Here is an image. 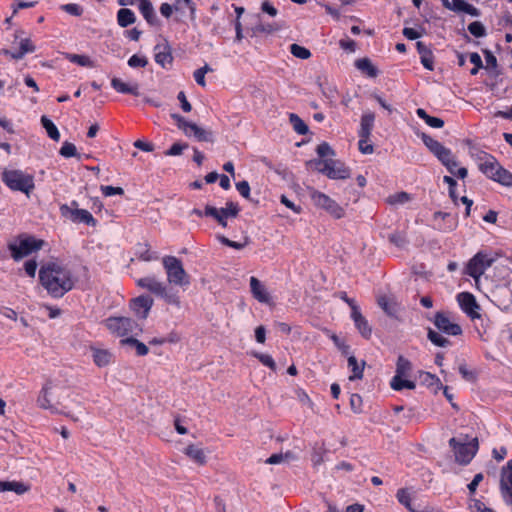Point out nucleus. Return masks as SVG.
<instances>
[{
	"mask_svg": "<svg viewBox=\"0 0 512 512\" xmlns=\"http://www.w3.org/2000/svg\"><path fill=\"white\" fill-rule=\"evenodd\" d=\"M41 124L45 128L48 136L52 140L58 141L60 139V133H59L56 125L47 116L41 117Z\"/></svg>",
	"mask_w": 512,
	"mask_h": 512,
	"instance_id": "a19ab883",
	"label": "nucleus"
},
{
	"mask_svg": "<svg viewBox=\"0 0 512 512\" xmlns=\"http://www.w3.org/2000/svg\"><path fill=\"white\" fill-rule=\"evenodd\" d=\"M49 389H50V386L48 384H46L45 386H43L41 392H40V395L37 399V403L39 405V407L43 408V409H49L51 410L52 412H56L57 409L51 404V401L49 399Z\"/></svg>",
	"mask_w": 512,
	"mask_h": 512,
	"instance_id": "ea45409f",
	"label": "nucleus"
},
{
	"mask_svg": "<svg viewBox=\"0 0 512 512\" xmlns=\"http://www.w3.org/2000/svg\"><path fill=\"white\" fill-rule=\"evenodd\" d=\"M378 305L389 316H395L397 313L398 309L396 303L390 301L386 296L379 297Z\"/></svg>",
	"mask_w": 512,
	"mask_h": 512,
	"instance_id": "a18cd8bd",
	"label": "nucleus"
},
{
	"mask_svg": "<svg viewBox=\"0 0 512 512\" xmlns=\"http://www.w3.org/2000/svg\"><path fill=\"white\" fill-rule=\"evenodd\" d=\"M217 238L223 245L234 248L236 250H241L248 244L247 239L244 243H240V242L232 241L223 235H219V236H217Z\"/></svg>",
	"mask_w": 512,
	"mask_h": 512,
	"instance_id": "13d9d810",
	"label": "nucleus"
},
{
	"mask_svg": "<svg viewBox=\"0 0 512 512\" xmlns=\"http://www.w3.org/2000/svg\"><path fill=\"white\" fill-rule=\"evenodd\" d=\"M289 121L293 127V129L300 135H305L308 132V126L305 122L294 113L289 115Z\"/></svg>",
	"mask_w": 512,
	"mask_h": 512,
	"instance_id": "c03bdc74",
	"label": "nucleus"
},
{
	"mask_svg": "<svg viewBox=\"0 0 512 512\" xmlns=\"http://www.w3.org/2000/svg\"><path fill=\"white\" fill-rule=\"evenodd\" d=\"M171 117L176 121L178 128L181 129L186 136H190L189 128L192 122L187 121L183 116L176 113L171 114Z\"/></svg>",
	"mask_w": 512,
	"mask_h": 512,
	"instance_id": "3c124183",
	"label": "nucleus"
},
{
	"mask_svg": "<svg viewBox=\"0 0 512 512\" xmlns=\"http://www.w3.org/2000/svg\"><path fill=\"white\" fill-rule=\"evenodd\" d=\"M204 214H205V216L214 218L218 222V224L221 225L222 227H224V228L227 227V222H224L222 217H220L218 208L210 206V205H206Z\"/></svg>",
	"mask_w": 512,
	"mask_h": 512,
	"instance_id": "603ef678",
	"label": "nucleus"
},
{
	"mask_svg": "<svg viewBox=\"0 0 512 512\" xmlns=\"http://www.w3.org/2000/svg\"><path fill=\"white\" fill-rule=\"evenodd\" d=\"M427 337L436 346L447 347L450 345V341L447 338L443 337L441 334L431 328H428Z\"/></svg>",
	"mask_w": 512,
	"mask_h": 512,
	"instance_id": "49530a36",
	"label": "nucleus"
},
{
	"mask_svg": "<svg viewBox=\"0 0 512 512\" xmlns=\"http://www.w3.org/2000/svg\"><path fill=\"white\" fill-rule=\"evenodd\" d=\"M416 47L420 55L422 65L426 69L432 71L434 69V57L432 51L422 41H418Z\"/></svg>",
	"mask_w": 512,
	"mask_h": 512,
	"instance_id": "a878e982",
	"label": "nucleus"
},
{
	"mask_svg": "<svg viewBox=\"0 0 512 512\" xmlns=\"http://www.w3.org/2000/svg\"><path fill=\"white\" fill-rule=\"evenodd\" d=\"M111 86L118 93L131 94L134 96L140 95L139 85L137 83L128 84V83L123 82L121 79L114 77L111 80Z\"/></svg>",
	"mask_w": 512,
	"mask_h": 512,
	"instance_id": "393cba45",
	"label": "nucleus"
},
{
	"mask_svg": "<svg viewBox=\"0 0 512 512\" xmlns=\"http://www.w3.org/2000/svg\"><path fill=\"white\" fill-rule=\"evenodd\" d=\"M136 283L140 288L148 290L154 295L163 298L168 304L175 306L180 305L179 297L174 293H170L167 285L164 282L158 280L155 276H146L140 278Z\"/></svg>",
	"mask_w": 512,
	"mask_h": 512,
	"instance_id": "39448f33",
	"label": "nucleus"
},
{
	"mask_svg": "<svg viewBox=\"0 0 512 512\" xmlns=\"http://www.w3.org/2000/svg\"><path fill=\"white\" fill-rule=\"evenodd\" d=\"M290 52L294 57L303 60H306L311 57V52L307 48L300 46L298 44H292L290 46Z\"/></svg>",
	"mask_w": 512,
	"mask_h": 512,
	"instance_id": "09e8293b",
	"label": "nucleus"
},
{
	"mask_svg": "<svg viewBox=\"0 0 512 512\" xmlns=\"http://www.w3.org/2000/svg\"><path fill=\"white\" fill-rule=\"evenodd\" d=\"M280 29V26L276 24H264L259 23L254 27V33H267L271 34Z\"/></svg>",
	"mask_w": 512,
	"mask_h": 512,
	"instance_id": "052dcab7",
	"label": "nucleus"
},
{
	"mask_svg": "<svg viewBox=\"0 0 512 512\" xmlns=\"http://www.w3.org/2000/svg\"><path fill=\"white\" fill-rule=\"evenodd\" d=\"M449 445L453 449L456 462L461 465L470 463L478 450L477 438L473 439L470 443H459L456 438H451Z\"/></svg>",
	"mask_w": 512,
	"mask_h": 512,
	"instance_id": "9d476101",
	"label": "nucleus"
},
{
	"mask_svg": "<svg viewBox=\"0 0 512 512\" xmlns=\"http://www.w3.org/2000/svg\"><path fill=\"white\" fill-rule=\"evenodd\" d=\"M363 401L362 397L359 394H352L350 396V407L354 413L362 412Z\"/></svg>",
	"mask_w": 512,
	"mask_h": 512,
	"instance_id": "e2e57ef3",
	"label": "nucleus"
},
{
	"mask_svg": "<svg viewBox=\"0 0 512 512\" xmlns=\"http://www.w3.org/2000/svg\"><path fill=\"white\" fill-rule=\"evenodd\" d=\"M390 386L395 391H401L403 389L413 390L416 387L415 382L406 379L399 375H394L391 379Z\"/></svg>",
	"mask_w": 512,
	"mask_h": 512,
	"instance_id": "2f4dec72",
	"label": "nucleus"
},
{
	"mask_svg": "<svg viewBox=\"0 0 512 512\" xmlns=\"http://www.w3.org/2000/svg\"><path fill=\"white\" fill-rule=\"evenodd\" d=\"M351 318L362 337L369 339L372 335V328L366 318L362 315L359 307H353Z\"/></svg>",
	"mask_w": 512,
	"mask_h": 512,
	"instance_id": "6ab92c4d",
	"label": "nucleus"
},
{
	"mask_svg": "<svg viewBox=\"0 0 512 512\" xmlns=\"http://www.w3.org/2000/svg\"><path fill=\"white\" fill-rule=\"evenodd\" d=\"M2 181L13 191H20L29 195L34 189V178L21 170L5 169L1 174Z\"/></svg>",
	"mask_w": 512,
	"mask_h": 512,
	"instance_id": "7ed1b4c3",
	"label": "nucleus"
},
{
	"mask_svg": "<svg viewBox=\"0 0 512 512\" xmlns=\"http://www.w3.org/2000/svg\"><path fill=\"white\" fill-rule=\"evenodd\" d=\"M419 378L421 383L428 387L440 384L439 379L429 372H421Z\"/></svg>",
	"mask_w": 512,
	"mask_h": 512,
	"instance_id": "6e6d98bb",
	"label": "nucleus"
},
{
	"mask_svg": "<svg viewBox=\"0 0 512 512\" xmlns=\"http://www.w3.org/2000/svg\"><path fill=\"white\" fill-rule=\"evenodd\" d=\"M153 306V299L147 295H140L130 302V308L139 319H146Z\"/></svg>",
	"mask_w": 512,
	"mask_h": 512,
	"instance_id": "2eb2a0df",
	"label": "nucleus"
},
{
	"mask_svg": "<svg viewBox=\"0 0 512 512\" xmlns=\"http://www.w3.org/2000/svg\"><path fill=\"white\" fill-rule=\"evenodd\" d=\"M138 9L147 23L151 26H160L154 7L149 0H136Z\"/></svg>",
	"mask_w": 512,
	"mask_h": 512,
	"instance_id": "412c9836",
	"label": "nucleus"
},
{
	"mask_svg": "<svg viewBox=\"0 0 512 512\" xmlns=\"http://www.w3.org/2000/svg\"><path fill=\"white\" fill-rule=\"evenodd\" d=\"M120 344H121L122 346H130V347H132V348H135V350H136V354H137L138 356H145V355H147V354H148V352H149L148 347H147L144 343H142V342L138 341V340H137L136 338H134V337H126V338H123V339L120 341Z\"/></svg>",
	"mask_w": 512,
	"mask_h": 512,
	"instance_id": "473e14b6",
	"label": "nucleus"
},
{
	"mask_svg": "<svg viewBox=\"0 0 512 512\" xmlns=\"http://www.w3.org/2000/svg\"><path fill=\"white\" fill-rule=\"evenodd\" d=\"M62 9L70 15L81 16L83 8L76 3H69L62 6Z\"/></svg>",
	"mask_w": 512,
	"mask_h": 512,
	"instance_id": "0e129e2a",
	"label": "nucleus"
},
{
	"mask_svg": "<svg viewBox=\"0 0 512 512\" xmlns=\"http://www.w3.org/2000/svg\"><path fill=\"white\" fill-rule=\"evenodd\" d=\"M253 356L257 358L264 366L269 367L271 370H276V363L269 354L254 352Z\"/></svg>",
	"mask_w": 512,
	"mask_h": 512,
	"instance_id": "864d4df0",
	"label": "nucleus"
},
{
	"mask_svg": "<svg viewBox=\"0 0 512 512\" xmlns=\"http://www.w3.org/2000/svg\"><path fill=\"white\" fill-rule=\"evenodd\" d=\"M250 290L253 297L260 303L270 304L271 296L265 285L256 277H250Z\"/></svg>",
	"mask_w": 512,
	"mask_h": 512,
	"instance_id": "a211bd4d",
	"label": "nucleus"
},
{
	"mask_svg": "<svg viewBox=\"0 0 512 512\" xmlns=\"http://www.w3.org/2000/svg\"><path fill=\"white\" fill-rule=\"evenodd\" d=\"M43 245V240H38L32 236L23 234L18 237V240L10 242L8 244V249L11 252L13 260L20 261L31 253L40 250Z\"/></svg>",
	"mask_w": 512,
	"mask_h": 512,
	"instance_id": "20e7f679",
	"label": "nucleus"
},
{
	"mask_svg": "<svg viewBox=\"0 0 512 512\" xmlns=\"http://www.w3.org/2000/svg\"><path fill=\"white\" fill-rule=\"evenodd\" d=\"M317 154L319 157L324 158L330 155H334V151L330 147V145L326 142H323L317 146Z\"/></svg>",
	"mask_w": 512,
	"mask_h": 512,
	"instance_id": "774afa93",
	"label": "nucleus"
},
{
	"mask_svg": "<svg viewBox=\"0 0 512 512\" xmlns=\"http://www.w3.org/2000/svg\"><path fill=\"white\" fill-rule=\"evenodd\" d=\"M105 327L118 337L137 335L142 331V327L129 317H109L105 320Z\"/></svg>",
	"mask_w": 512,
	"mask_h": 512,
	"instance_id": "0eeeda50",
	"label": "nucleus"
},
{
	"mask_svg": "<svg viewBox=\"0 0 512 512\" xmlns=\"http://www.w3.org/2000/svg\"><path fill=\"white\" fill-rule=\"evenodd\" d=\"M136 256L142 261H152L158 259V256L151 252L148 243H138L136 246Z\"/></svg>",
	"mask_w": 512,
	"mask_h": 512,
	"instance_id": "c9c22d12",
	"label": "nucleus"
},
{
	"mask_svg": "<svg viewBox=\"0 0 512 512\" xmlns=\"http://www.w3.org/2000/svg\"><path fill=\"white\" fill-rule=\"evenodd\" d=\"M94 363L98 367L108 366L113 360V354L107 349L91 348Z\"/></svg>",
	"mask_w": 512,
	"mask_h": 512,
	"instance_id": "bb28decb",
	"label": "nucleus"
},
{
	"mask_svg": "<svg viewBox=\"0 0 512 512\" xmlns=\"http://www.w3.org/2000/svg\"><path fill=\"white\" fill-rule=\"evenodd\" d=\"M39 280L48 294L54 298H61L75 285L71 270L57 262L43 265L39 271Z\"/></svg>",
	"mask_w": 512,
	"mask_h": 512,
	"instance_id": "f257e3e1",
	"label": "nucleus"
},
{
	"mask_svg": "<svg viewBox=\"0 0 512 512\" xmlns=\"http://www.w3.org/2000/svg\"><path fill=\"white\" fill-rule=\"evenodd\" d=\"M370 138H360L358 142L359 150L363 154H371L374 151V147L369 143Z\"/></svg>",
	"mask_w": 512,
	"mask_h": 512,
	"instance_id": "338daca9",
	"label": "nucleus"
},
{
	"mask_svg": "<svg viewBox=\"0 0 512 512\" xmlns=\"http://www.w3.org/2000/svg\"><path fill=\"white\" fill-rule=\"evenodd\" d=\"M441 1H442L443 6L446 9H449L453 12H456V13L463 12V13L469 14L473 17L480 16V10L478 8L474 7L472 4H469L465 0H451V1L441 0Z\"/></svg>",
	"mask_w": 512,
	"mask_h": 512,
	"instance_id": "dca6fc26",
	"label": "nucleus"
},
{
	"mask_svg": "<svg viewBox=\"0 0 512 512\" xmlns=\"http://www.w3.org/2000/svg\"><path fill=\"white\" fill-rule=\"evenodd\" d=\"M355 67L371 78L378 75V69L372 64L369 58H360L355 61Z\"/></svg>",
	"mask_w": 512,
	"mask_h": 512,
	"instance_id": "c756f323",
	"label": "nucleus"
},
{
	"mask_svg": "<svg viewBox=\"0 0 512 512\" xmlns=\"http://www.w3.org/2000/svg\"><path fill=\"white\" fill-rule=\"evenodd\" d=\"M479 170L489 179L503 186L512 187V174L500 165L491 154L479 151L475 155Z\"/></svg>",
	"mask_w": 512,
	"mask_h": 512,
	"instance_id": "f03ea898",
	"label": "nucleus"
},
{
	"mask_svg": "<svg viewBox=\"0 0 512 512\" xmlns=\"http://www.w3.org/2000/svg\"><path fill=\"white\" fill-rule=\"evenodd\" d=\"M421 139L429 151L434 156H436L439 161L445 160L451 151L449 148H446L439 141L435 140L426 133L421 134Z\"/></svg>",
	"mask_w": 512,
	"mask_h": 512,
	"instance_id": "f3484780",
	"label": "nucleus"
},
{
	"mask_svg": "<svg viewBox=\"0 0 512 512\" xmlns=\"http://www.w3.org/2000/svg\"><path fill=\"white\" fill-rule=\"evenodd\" d=\"M29 490V486L18 481H0V492L12 491L22 495Z\"/></svg>",
	"mask_w": 512,
	"mask_h": 512,
	"instance_id": "c85d7f7f",
	"label": "nucleus"
},
{
	"mask_svg": "<svg viewBox=\"0 0 512 512\" xmlns=\"http://www.w3.org/2000/svg\"><path fill=\"white\" fill-rule=\"evenodd\" d=\"M67 59L70 62L75 63V64H77L79 66H82V67H90V68L96 67L94 61H92L90 59V57L87 56V55L68 54L67 55Z\"/></svg>",
	"mask_w": 512,
	"mask_h": 512,
	"instance_id": "37998d69",
	"label": "nucleus"
},
{
	"mask_svg": "<svg viewBox=\"0 0 512 512\" xmlns=\"http://www.w3.org/2000/svg\"><path fill=\"white\" fill-rule=\"evenodd\" d=\"M185 454L199 465L206 463V455L202 448L195 445H189L185 448Z\"/></svg>",
	"mask_w": 512,
	"mask_h": 512,
	"instance_id": "72a5a7b5",
	"label": "nucleus"
},
{
	"mask_svg": "<svg viewBox=\"0 0 512 512\" xmlns=\"http://www.w3.org/2000/svg\"><path fill=\"white\" fill-rule=\"evenodd\" d=\"M148 64V60L144 56H139L137 54L132 55L128 60V65L131 68H143Z\"/></svg>",
	"mask_w": 512,
	"mask_h": 512,
	"instance_id": "bf43d9fd",
	"label": "nucleus"
},
{
	"mask_svg": "<svg viewBox=\"0 0 512 512\" xmlns=\"http://www.w3.org/2000/svg\"><path fill=\"white\" fill-rule=\"evenodd\" d=\"M348 367L351 369L352 372V374L349 376L350 381L362 379L365 361H362L359 364L355 356H350L348 358Z\"/></svg>",
	"mask_w": 512,
	"mask_h": 512,
	"instance_id": "7c9ffc66",
	"label": "nucleus"
},
{
	"mask_svg": "<svg viewBox=\"0 0 512 512\" xmlns=\"http://www.w3.org/2000/svg\"><path fill=\"white\" fill-rule=\"evenodd\" d=\"M155 51V61L157 64L162 66L163 68H168L171 66L173 61V56L171 53V48L168 43L157 44L154 48Z\"/></svg>",
	"mask_w": 512,
	"mask_h": 512,
	"instance_id": "aec40b11",
	"label": "nucleus"
},
{
	"mask_svg": "<svg viewBox=\"0 0 512 512\" xmlns=\"http://www.w3.org/2000/svg\"><path fill=\"white\" fill-rule=\"evenodd\" d=\"M310 197L313 204L316 207L324 209L335 219H340L344 217L345 211L343 207H341L336 201L331 199L328 195L315 189H312L310 192Z\"/></svg>",
	"mask_w": 512,
	"mask_h": 512,
	"instance_id": "1a4fd4ad",
	"label": "nucleus"
},
{
	"mask_svg": "<svg viewBox=\"0 0 512 512\" xmlns=\"http://www.w3.org/2000/svg\"><path fill=\"white\" fill-rule=\"evenodd\" d=\"M35 51V46L30 39L24 38L20 40V48L17 51H11L9 49H2L1 54L11 57L15 60L22 59L26 53H32Z\"/></svg>",
	"mask_w": 512,
	"mask_h": 512,
	"instance_id": "4be33fe9",
	"label": "nucleus"
},
{
	"mask_svg": "<svg viewBox=\"0 0 512 512\" xmlns=\"http://www.w3.org/2000/svg\"><path fill=\"white\" fill-rule=\"evenodd\" d=\"M468 31L477 38L486 36V29L480 21L470 23L468 25Z\"/></svg>",
	"mask_w": 512,
	"mask_h": 512,
	"instance_id": "8fccbe9b",
	"label": "nucleus"
},
{
	"mask_svg": "<svg viewBox=\"0 0 512 512\" xmlns=\"http://www.w3.org/2000/svg\"><path fill=\"white\" fill-rule=\"evenodd\" d=\"M317 171L330 179H346L350 177V171L344 165L334 160L315 161Z\"/></svg>",
	"mask_w": 512,
	"mask_h": 512,
	"instance_id": "f8f14e48",
	"label": "nucleus"
},
{
	"mask_svg": "<svg viewBox=\"0 0 512 512\" xmlns=\"http://www.w3.org/2000/svg\"><path fill=\"white\" fill-rule=\"evenodd\" d=\"M136 18L132 10L122 8L117 13V21L121 27H127L135 22Z\"/></svg>",
	"mask_w": 512,
	"mask_h": 512,
	"instance_id": "4c0bfd02",
	"label": "nucleus"
},
{
	"mask_svg": "<svg viewBox=\"0 0 512 512\" xmlns=\"http://www.w3.org/2000/svg\"><path fill=\"white\" fill-rule=\"evenodd\" d=\"M60 155H62L63 157H66V158L76 156L77 155L76 146L73 143L64 142L60 149Z\"/></svg>",
	"mask_w": 512,
	"mask_h": 512,
	"instance_id": "680f3d73",
	"label": "nucleus"
},
{
	"mask_svg": "<svg viewBox=\"0 0 512 512\" xmlns=\"http://www.w3.org/2000/svg\"><path fill=\"white\" fill-rule=\"evenodd\" d=\"M375 115L372 112H366L361 117L359 138H370L374 127Z\"/></svg>",
	"mask_w": 512,
	"mask_h": 512,
	"instance_id": "cd10ccee",
	"label": "nucleus"
},
{
	"mask_svg": "<svg viewBox=\"0 0 512 512\" xmlns=\"http://www.w3.org/2000/svg\"><path fill=\"white\" fill-rule=\"evenodd\" d=\"M173 6L175 12L179 13L181 16L195 20L196 5L193 0H174Z\"/></svg>",
	"mask_w": 512,
	"mask_h": 512,
	"instance_id": "5701e85b",
	"label": "nucleus"
},
{
	"mask_svg": "<svg viewBox=\"0 0 512 512\" xmlns=\"http://www.w3.org/2000/svg\"><path fill=\"white\" fill-rule=\"evenodd\" d=\"M433 323L438 330L447 335L458 336L462 334L461 326L452 322L444 312H437L434 316Z\"/></svg>",
	"mask_w": 512,
	"mask_h": 512,
	"instance_id": "ddd939ff",
	"label": "nucleus"
},
{
	"mask_svg": "<svg viewBox=\"0 0 512 512\" xmlns=\"http://www.w3.org/2000/svg\"><path fill=\"white\" fill-rule=\"evenodd\" d=\"M416 114L432 128H442L444 121L441 118L430 116L423 108H418Z\"/></svg>",
	"mask_w": 512,
	"mask_h": 512,
	"instance_id": "e433bc0d",
	"label": "nucleus"
},
{
	"mask_svg": "<svg viewBox=\"0 0 512 512\" xmlns=\"http://www.w3.org/2000/svg\"><path fill=\"white\" fill-rule=\"evenodd\" d=\"M411 197L410 194L407 192L401 191L395 194H392L388 197L387 201L391 205H397V204H405L408 201H410Z\"/></svg>",
	"mask_w": 512,
	"mask_h": 512,
	"instance_id": "de8ad7c7",
	"label": "nucleus"
},
{
	"mask_svg": "<svg viewBox=\"0 0 512 512\" xmlns=\"http://www.w3.org/2000/svg\"><path fill=\"white\" fill-rule=\"evenodd\" d=\"M495 260L486 251H479L466 264L464 274L469 275L478 282L486 269L491 267Z\"/></svg>",
	"mask_w": 512,
	"mask_h": 512,
	"instance_id": "6e6552de",
	"label": "nucleus"
},
{
	"mask_svg": "<svg viewBox=\"0 0 512 512\" xmlns=\"http://www.w3.org/2000/svg\"><path fill=\"white\" fill-rule=\"evenodd\" d=\"M396 498L399 501V503L404 505L410 511H413V509L411 508V497H410L409 492L406 489H404V488L399 489L397 491Z\"/></svg>",
	"mask_w": 512,
	"mask_h": 512,
	"instance_id": "5fc2aeb1",
	"label": "nucleus"
},
{
	"mask_svg": "<svg viewBox=\"0 0 512 512\" xmlns=\"http://www.w3.org/2000/svg\"><path fill=\"white\" fill-rule=\"evenodd\" d=\"M412 369L411 362L403 356H399L396 364L395 375L408 377Z\"/></svg>",
	"mask_w": 512,
	"mask_h": 512,
	"instance_id": "79ce46f5",
	"label": "nucleus"
},
{
	"mask_svg": "<svg viewBox=\"0 0 512 512\" xmlns=\"http://www.w3.org/2000/svg\"><path fill=\"white\" fill-rule=\"evenodd\" d=\"M440 162L447 168V170L451 174L458 178L464 179L468 174V171L465 167H458V163L452 151L449 152V155L446 157L445 160Z\"/></svg>",
	"mask_w": 512,
	"mask_h": 512,
	"instance_id": "b1692460",
	"label": "nucleus"
},
{
	"mask_svg": "<svg viewBox=\"0 0 512 512\" xmlns=\"http://www.w3.org/2000/svg\"><path fill=\"white\" fill-rule=\"evenodd\" d=\"M60 211L64 217L70 218L74 223H85L91 226L96 225V220L92 214L88 210L79 209L76 201H72L70 206L67 204L62 205Z\"/></svg>",
	"mask_w": 512,
	"mask_h": 512,
	"instance_id": "9b49d317",
	"label": "nucleus"
},
{
	"mask_svg": "<svg viewBox=\"0 0 512 512\" xmlns=\"http://www.w3.org/2000/svg\"><path fill=\"white\" fill-rule=\"evenodd\" d=\"M188 148V144L174 143L166 152V156H178Z\"/></svg>",
	"mask_w": 512,
	"mask_h": 512,
	"instance_id": "69168bd1",
	"label": "nucleus"
},
{
	"mask_svg": "<svg viewBox=\"0 0 512 512\" xmlns=\"http://www.w3.org/2000/svg\"><path fill=\"white\" fill-rule=\"evenodd\" d=\"M190 136H194L198 141L203 142H213V133L211 131L205 130L195 123H192L189 128Z\"/></svg>",
	"mask_w": 512,
	"mask_h": 512,
	"instance_id": "f704fd0d",
	"label": "nucleus"
},
{
	"mask_svg": "<svg viewBox=\"0 0 512 512\" xmlns=\"http://www.w3.org/2000/svg\"><path fill=\"white\" fill-rule=\"evenodd\" d=\"M459 373L462 378L469 382H474L477 379V374L475 371L468 369L465 363L459 365Z\"/></svg>",
	"mask_w": 512,
	"mask_h": 512,
	"instance_id": "4d7b16f0",
	"label": "nucleus"
},
{
	"mask_svg": "<svg viewBox=\"0 0 512 512\" xmlns=\"http://www.w3.org/2000/svg\"><path fill=\"white\" fill-rule=\"evenodd\" d=\"M239 212V205L232 201L227 202L225 207L219 209L220 217H222L224 222H227V218L229 217H237Z\"/></svg>",
	"mask_w": 512,
	"mask_h": 512,
	"instance_id": "58836bf2",
	"label": "nucleus"
},
{
	"mask_svg": "<svg viewBox=\"0 0 512 512\" xmlns=\"http://www.w3.org/2000/svg\"><path fill=\"white\" fill-rule=\"evenodd\" d=\"M458 303L461 309L471 318H480L478 310L480 309L479 304L473 294L469 292L459 293L457 296Z\"/></svg>",
	"mask_w": 512,
	"mask_h": 512,
	"instance_id": "4468645a",
	"label": "nucleus"
},
{
	"mask_svg": "<svg viewBox=\"0 0 512 512\" xmlns=\"http://www.w3.org/2000/svg\"><path fill=\"white\" fill-rule=\"evenodd\" d=\"M162 263L167 274V280L170 284L186 286L190 283L189 277L180 259L175 256H165L162 259Z\"/></svg>",
	"mask_w": 512,
	"mask_h": 512,
	"instance_id": "423d86ee",
	"label": "nucleus"
}]
</instances>
